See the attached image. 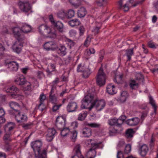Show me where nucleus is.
I'll list each match as a JSON object with an SVG mask.
<instances>
[{
    "label": "nucleus",
    "instance_id": "1",
    "mask_svg": "<svg viewBox=\"0 0 158 158\" xmlns=\"http://www.w3.org/2000/svg\"><path fill=\"white\" fill-rule=\"evenodd\" d=\"M42 142L40 140H36L31 143V146L35 153V158H46L47 152L44 149L42 151Z\"/></svg>",
    "mask_w": 158,
    "mask_h": 158
},
{
    "label": "nucleus",
    "instance_id": "2",
    "mask_svg": "<svg viewBox=\"0 0 158 158\" xmlns=\"http://www.w3.org/2000/svg\"><path fill=\"white\" fill-rule=\"evenodd\" d=\"M94 90H93L92 91L89 90L88 94L85 96L81 101L82 104L81 106V108H87V107L89 104H90V106L94 101V100L97 99V98L95 96Z\"/></svg>",
    "mask_w": 158,
    "mask_h": 158
},
{
    "label": "nucleus",
    "instance_id": "3",
    "mask_svg": "<svg viewBox=\"0 0 158 158\" xmlns=\"http://www.w3.org/2000/svg\"><path fill=\"white\" fill-rule=\"evenodd\" d=\"M7 93H11L10 94L11 98L17 99L18 100L23 99L24 96L22 94H18L20 90L15 86L7 87L4 89Z\"/></svg>",
    "mask_w": 158,
    "mask_h": 158
},
{
    "label": "nucleus",
    "instance_id": "4",
    "mask_svg": "<svg viewBox=\"0 0 158 158\" xmlns=\"http://www.w3.org/2000/svg\"><path fill=\"white\" fill-rule=\"evenodd\" d=\"M94 141L92 139H90L87 140V142L89 144H91V148L87 152L86 154L87 158H94L96 156V150L100 148L99 145L100 143H96L92 142Z\"/></svg>",
    "mask_w": 158,
    "mask_h": 158
},
{
    "label": "nucleus",
    "instance_id": "5",
    "mask_svg": "<svg viewBox=\"0 0 158 158\" xmlns=\"http://www.w3.org/2000/svg\"><path fill=\"white\" fill-rule=\"evenodd\" d=\"M39 31L42 35H48L52 38L56 37V34L55 30L53 31L47 25L42 24L39 26Z\"/></svg>",
    "mask_w": 158,
    "mask_h": 158
},
{
    "label": "nucleus",
    "instance_id": "6",
    "mask_svg": "<svg viewBox=\"0 0 158 158\" xmlns=\"http://www.w3.org/2000/svg\"><path fill=\"white\" fill-rule=\"evenodd\" d=\"M106 104L105 101L103 100H99L98 98L95 99L91 106L88 107L90 110L94 107H95L98 111L101 110L105 106Z\"/></svg>",
    "mask_w": 158,
    "mask_h": 158
},
{
    "label": "nucleus",
    "instance_id": "7",
    "mask_svg": "<svg viewBox=\"0 0 158 158\" xmlns=\"http://www.w3.org/2000/svg\"><path fill=\"white\" fill-rule=\"evenodd\" d=\"M106 75L102 69L100 68L96 78L97 84L100 86L104 85L106 83Z\"/></svg>",
    "mask_w": 158,
    "mask_h": 158
},
{
    "label": "nucleus",
    "instance_id": "8",
    "mask_svg": "<svg viewBox=\"0 0 158 158\" xmlns=\"http://www.w3.org/2000/svg\"><path fill=\"white\" fill-rule=\"evenodd\" d=\"M136 80L131 79L129 81V84L130 88L132 90L137 89L139 87V83L137 80L143 78V75L140 73H138L136 75Z\"/></svg>",
    "mask_w": 158,
    "mask_h": 158
},
{
    "label": "nucleus",
    "instance_id": "9",
    "mask_svg": "<svg viewBox=\"0 0 158 158\" xmlns=\"http://www.w3.org/2000/svg\"><path fill=\"white\" fill-rule=\"evenodd\" d=\"M18 5L21 10L25 13L28 12L31 9L29 3L27 1H20L18 3Z\"/></svg>",
    "mask_w": 158,
    "mask_h": 158
},
{
    "label": "nucleus",
    "instance_id": "10",
    "mask_svg": "<svg viewBox=\"0 0 158 158\" xmlns=\"http://www.w3.org/2000/svg\"><path fill=\"white\" fill-rule=\"evenodd\" d=\"M81 146L80 144H77L73 149L74 155L72 158H84L81 154Z\"/></svg>",
    "mask_w": 158,
    "mask_h": 158
},
{
    "label": "nucleus",
    "instance_id": "11",
    "mask_svg": "<svg viewBox=\"0 0 158 158\" xmlns=\"http://www.w3.org/2000/svg\"><path fill=\"white\" fill-rule=\"evenodd\" d=\"M16 113V114L15 115V118L18 123H23L26 122L27 121V118L26 115L20 112L19 111Z\"/></svg>",
    "mask_w": 158,
    "mask_h": 158
},
{
    "label": "nucleus",
    "instance_id": "12",
    "mask_svg": "<svg viewBox=\"0 0 158 158\" xmlns=\"http://www.w3.org/2000/svg\"><path fill=\"white\" fill-rule=\"evenodd\" d=\"M47 134L46 135V140L48 141H51L56 134V130L53 128H49L48 130Z\"/></svg>",
    "mask_w": 158,
    "mask_h": 158
},
{
    "label": "nucleus",
    "instance_id": "13",
    "mask_svg": "<svg viewBox=\"0 0 158 158\" xmlns=\"http://www.w3.org/2000/svg\"><path fill=\"white\" fill-rule=\"evenodd\" d=\"M21 28L17 27H14L13 29V32L15 37L18 40L22 42V40H25V38L24 37H21Z\"/></svg>",
    "mask_w": 158,
    "mask_h": 158
},
{
    "label": "nucleus",
    "instance_id": "14",
    "mask_svg": "<svg viewBox=\"0 0 158 158\" xmlns=\"http://www.w3.org/2000/svg\"><path fill=\"white\" fill-rule=\"evenodd\" d=\"M44 47L47 51L54 50L56 49L57 46L54 42L50 41L45 43L44 44Z\"/></svg>",
    "mask_w": 158,
    "mask_h": 158
},
{
    "label": "nucleus",
    "instance_id": "15",
    "mask_svg": "<svg viewBox=\"0 0 158 158\" xmlns=\"http://www.w3.org/2000/svg\"><path fill=\"white\" fill-rule=\"evenodd\" d=\"M23 40H22V42L18 40V41L15 42L12 47L13 51L17 53H20L21 51V47L22 46L21 43H23Z\"/></svg>",
    "mask_w": 158,
    "mask_h": 158
},
{
    "label": "nucleus",
    "instance_id": "16",
    "mask_svg": "<svg viewBox=\"0 0 158 158\" xmlns=\"http://www.w3.org/2000/svg\"><path fill=\"white\" fill-rule=\"evenodd\" d=\"M78 107L77 104L76 102H69L67 106L66 109L69 112H75Z\"/></svg>",
    "mask_w": 158,
    "mask_h": 158
},
{
    "label": "nucleus",
    "instance_id": "17",
    "mask_svg": "<svg viewBox=\"0 0 158 158\" xmlns=\"http://www.w3.org/2000/svg\"><path fill=\"white\" fill-rule=\"evenodd\" d=\"M148 151V146L145 144L139 146V152L142 156H144L147 154Z\"/></svg>",
    "mask_w": 158,
    "mask_h": 158
},
{
    "label": "nucleus",
    "instance_id": "18",
    "mask_svg": "<svg viewBox=\"0 0 158 158\" xmlns=\"http://www.w3.org/2000/svg\"><path fill=\"white\" fill-rule=\"evenodd\" d=\"M16 84L18 85H23L27 82L25 77L23 75L19 76L15 80Z\"/></svg>",
    "mask_w": 158,
    "mask_h": 158
},
{
    "label": "nucleus",
    "instance_id": "19",
    "mask_svg": "<svg viewBox=\"0 0 158 158\" xmlns=\"http://www.w3.org/2000/svg\"><path fill=\"white\" fill-rule=\"evenodd\" d=\"M8 68L11 71H16L19 68V64L16 62L12 61L8 64Z\"/></svg>",
    "mask_w": 158,
    "mask_h": 158
},
{
    "label": "nucleus",
    "instance_id": "20",
    "mask_svg": "<svg viewBox=\"0 0 158 158\" xmlns=\"http://www.w3.org/2000/svg\"><path fill=\"white\" fill-rule=\"evenodd\" d=\"M81 133L83 137L88 138L91 136L92 131L90 128L86 127L81 130Z\"/></svg>",
    "mask_w": 158,
    "mask_h": 158
},
{
    "label": "nucleus",
    "instance_id": "21",
    "mask_svg": "<svg viewBox=\"0 0 158 158\" xmlns=\"http://www.w3.org/2000/svg\"><path fill=\"white\" fill-rule=\"evenodd\" d=\"M46 99V96L45 94L43 93L40 94L39 97L40 103L38 106V108L42 111L43 110L44 108L43 102Z\"/></svg>",
    "mask_w": 158,
    "mask_h": 158
},
{
    "label": "nucleus",
    "instance_id": "22",
    "mask_svg": "<svg viewBox=\"0 0 158 158\" xmlns=\"http://www.w3.org/2000/svg\"><path fill=\"white\" fill-rule=\"evenodd\" d=\"M139 121V119L136 117L128 119L126 121V123L130 126H135L138 123Z\"/></svg>",
    "mask_w": 158,
    "mask_h": 158
},
{
    "label": "nucleus",
    "instance_id": "23",
    "mask_svg": "<svg viewBox=\"0 0 158 158\" xmlns=\"http://www.w3.org/2000/svg\"><path fill=\"white\" fill-rule=\"evenodd\" d=\"M21 28L22 32L24 33H27L30 32L32 29L30 25L25 23L22 24Z\"/></svg>",
    "mask_w": 158,
    "mask_h": 158
},
{
    "label": "nucleus",
    "instance_id": "24",
    "mask_svg": "<svg viewBox=\"0 0 158 158\" xmlns=\"http://www.w3.org/2000/svg\"><path fill=\"white\" fill-rule=\"evenodd\" d=\"M9 105L10 108L14 110L16 112H18V109H20V106L17 102H15L11 101L9 103Z\"/></svg>",
    "mask_w": 158,
    "mask_h": 158
},
{
    "label": "nucleus",
    "instance_id": "25",
    "mask_svg": "<svg viewBox=\"0 0 158 158\" xmlns=\"http://www.w3.org/2000/svg\"><path fill=\"white\" fill-rule=\"evenodd\" d=\"M107 91L110 94H113L116 93L117 91L114 86L112 84H109L106 88Z\"/></svg>",
    "mask_w": 158,
    "mask_h": 158
},
{
    "label": "nucleus",
    "instance_id": "26",
    "mask_svg": "<svg viewBox=\"0 0 158 158\" xmlns=\"http://www.w3.org/2000/svg\"><path fill=\"white\" fill-rule=\"evenodd\" d=\"M15 124L12 122H9L4 126L5 131L10 132L15 127Z\"/></svg>",
    "mask_w": 158,
    "mask_h": 158
},
{
    "label": "nucleus",
    "instance_id": "27",
    "mask_svg": "<svg viewBox=\"0 0 158 158\" xmlns=\"http://www.w3.org/2000/svg\"><path fill=\"white\" fill-rule=\"evenodd\" d=\"M57 52L58 54L61 56H65L66 54V48L64 45L61 46L57 49Z\"/></svg>",
    "mask_w": 158,
    "mask_h": 158
},
{
    "label": "nucleus",
    "instance_id": "28",
    "mask_svg": "<svg viewBox=\"0 0 158 158\" xmlns=\"http://www.w3.org/2000/svg\"><path fill=\"white\" fill-rule=\"evenodd\" d=\"M52 25H53L60 32H63V25L60 21H58L56 22H55Z\"/></svg>",
    "mask_w": 158,
    "mask_h": 158
},
{
    "label": "nucleus",
    "instance_id": "29",
    "mask_svg": "<svg viewBox=\"0 0 158 158\" xmlns=\"http://www.w3.org/2000/svg\"><path fill=\"white\" fill-rule=\"evenodd\" d=\"M68 23L71 27H74L80 25L81 22L77 19H75L69 21Z\"/></svg>",
    "mask_w": 158,
    "mask_h": 158
},
{
    "label": "nucleus",
    "instance_id": "30",
    "mask_svg": "<svg viewBox=\"0 0 158 158\" xmlns=\"http://www.w3.org/2000/svg\"><path fill=\"white\" fill-rule=\"evenodd\" d=\"M87 13L85 8L81 7L80 8L77 12V15L78 17L82 18L85 16Z\"/></svg>",
    "mask_w": 158,
    "mask_h": 158
},
{
    "label": "nucleus",
    "instance_id": "31",
    "mask_svg": "<svg viewBox=\"0 0 158 158\" xmlns=\"http://www.w3.org/2000/svg\"><path fill=\"white\" fill-rule=\"evenodd\" d=\"M133 48L131 49H127L125 51V55L127 58V61H130L131 59V56L134 55Z\"/></svg>",
    "mask_w": 158,
    "mask_h": 158
},
{
    "label": "nucleus",
    "instance_id": "32",
    "mask_svg": "<svg viewBox=\"0 0 158 158\" xmlns=\"http://www.w3.org/2000/svg\"><path fill=\"white\" fill-rule=\"evenodd\" d=\"M71 141L75 142L77 139V132L76 131H70L69 134Z\"/></svg>",
    "mask_w": 158,
    "mask_h": 158
},
{
    "label": "nucleus",
    "instance_id": "33",
    "mask_svg": "<svg viewBox=\"0 0 158 158\" xmlns=\"http://www.w3.org/2000/svg\"><path fill=\"white\" fill-rule=\"evenodd\" d=\"M135 131L132 129H127L125 132V136L127 138H131L133 137Z\"/></svg>",
    "mask_w": 158,
    "mask_h": 158
},
{
    "label": "nucleus",
    "instance_id": "34",
    "mask_svg": "<svg viewBox=\"0 0 158 158\" xmlns=\"http://www.w3.org/2000/svg\"><path fill=\"white\" fill-rule=\"evenodd\" d=\"M24 85H25V86L24 87L23 89V90L24 91L30 92L31 91V84L30 82H27Z\"/></svg>",
    "mask_w": 158,
    "mask_h": 158
},
{
    "label": "nucleus",
    "instance_id": "35",
    "mask_svg": "<svg viewBox=\"0 0 158 158\" xmlns=\"http://www.w3.org/2000/svg\"><path fill=\"white\" fill-rule=\"evenodd\" d=\"M82 72V77L85 78H86L88 77L91 73L90 69H86Z\"/></svg>",
    "mask_w": 158,
    "mask_h": 158
},
{
    "label": "nucleus",
    "instance_id": "36",
    "mask_svg": "<svg viewBox=\"0 0 158 158\" xmlns=\"http://www.w3.org/2000/svg\"><path fill=\"white\" fill-rule=\"evenodd\" d=\"M66 117L65 116H60L56 119V123H59L60 124L65 123Z\"/></svg>",
    "mask_w": 158,
    "mask_h": 158
},
{
    "label": "nucleus",
    "instance_id": "37",
    "mask_svg": "<svg viewBox=\"0 0 158 158\" xmlns=\"http://www.w3.org/2000/svg\"><path fill=\"white\" fill-rule=\"evenodd\" d=\"M128 96V94L127 91L122 92L121 94L120 99L122 102L126 101L127 98Z\"/></svg>",
    "mask_w": 158,
    "mask_h": 158
},
{
    "label": "nucleus",
    "instance_id": "38",
    "mask_svg": "<svg viewBox=\"0 0 158 158\" xmlns=\"http://www.w3.org/2000/svg\"><path fill=\"white\" fill-rule=\"evenodd\" d=\"M61 131L60 134L61 135L64 137L68 135H69L70 131L69 129L68 128H64Z\"/></svg>",
    "mask_w": 158,
    "mask_h": 158
},
{
    "label": "nucleus",
    "instance_id": "39",
    "mask_svg": "<svg viewBox=\"0 0 158 158\" xmlns=\"http://www.w3.org/2000/svg\"><path fill=\"white\" fill-rule=\"evenodd\" d=\"M123 77L122 74L115 75L114 80V82L117 84L119 83L122 81Z\"/></svg>",
    "mask_w": 158,
    "mask_h": 158
},
{
    "label": "nucleus",
    "instance_id": "40",
    "mask_svg": "<svg viewBox=\"0 0 158 158\" xmlns=\"http://www.w3.org/2000/svg\"><path fill=\"white\" fill-rule=\"evenodd\" d=\"M5 114L4 110L2 108H0V124L4 123L5 121V119L2 118Z\"/></svg>",
    "mask_w": 158,
    "mask_h": 158
},
{
    "label": "nucleus",
    "instance_id": "41",
    "mask_svg": "<svg viewBox=\"0 0 158 158\" xmlns=\"http://www.w3.org/2000/svg\"><path fill=\"white\" fill-rule=\"evenodd\" d=\"M33 123L31 122H29L28 123L22 124V127L25 130L30 129L33 126Z\"/></svg>",
    "mask_w": 158,
    "mask_h": 158
},
{
    "label": "nucleus",
    "instance_id": "42",
    "mask_svg": "<svg viewBox=\"0 0 158 158\" xmlns=\"http://www.w3.org/2000/svg\"><path fill=\"white\" fill-rule=\"evenodd\" d=\"M65 41L67 44L70 48L72 47H73L75 45V43L73 41L69 39H66Z\"/></svg>",
    "mask_w": 158,
    "mask_h": 158
},
{
    "label": "nucleus",
    "instance_id": "43",
    "mask_svg": "<svg viewBox=\"0 0 158 158\" xmlns=\"http://www.w3.org/2000/svg\"><path fill=\"white\" fill-rule=\"evenodd\" d=\"M86 125L91 127L95 128H99L101 126L100 124L95 123H87Z\"/></svg>",
    "mask_w": 158,
    "mask_h": 158
},
{
    "label": "nucleus",
    "instance_id": "44",
    "mask_svg": "<svg viewBox=\"0 0 158 158\" xmlns=\"http://www.w3.org/2000/svg\"><path fill=\"white\" fill-rule=\"evenodd\" d=\"M155 139L153 137V135L152 136L150 141L149 142V145L151 149H153L155 146Z\"/></svg>",
    "mask_w": 158,
    "mask_h": 158
},
{
    "label": "nucleus",
    "instance_id": "45",
    "mask_svg": "<svg viewBox=\"0 0 158 158\" xmlns=\"http://www.w3.org/2000/svg\"><path fill=\"white\" fill-rule=\"evenodd\" d=\"M86 112H84L81 113L79 114L78 117V120L80 121H83L84 120L87 116Z\"/></svg>",
    "mask_w": 158,
    "mask_h": 158
},
{
    "label": "nucleus",
    "instance_id": "46",
    "mask_svg": "<svg viewBox=\"0 0 158 158\" xmlns=\"http://www.w3.org/2000/svg\"><path fill=\"white\" fill-rule=\"evenodd\" d=\"M57 15L59 18L62 19L66 16V13L63 10H61L58 13Z\"/></svg>",
    "mask_w": 158,
    "mask_h": 158
},
{
    "label": "nucleus",
    "instance_id": "47",
    "mask_svg": "<svg viewBox=\"0 0 158 158\" xmlns=\"http://www.w3.org/2000/svg\"><path fill=\"white\" fill-rule=\"evenodd\" d=\"M49 99L50 101L53 103L56 104L57 102V98L55 95H49Z\"/></svg>",
    "mask_w": 158,
    "mask_h": 158
},
{
    "label": "nucleus",
    "instance_id": "48",
    "mask_svg": "<svg viewBox=\"0 0 158 158\" xmlns=\"http://www.w3.org/2000/svg\"><path fill=\"white\" fill-rule=\"evenodd\" d=\"M131 150V146L130 144L127 145L124 149V154H128L129 153Z\"/></svg>",
    "mask_w": 158,
    "mask_h": 158
},
{
    "label": "nucleus",
    "instance_id": "49",
    "mask_svg": "<svg viewBox=\"0 0 158 158\" xmlns=\"http://www.w3.org/2000/svg\"><path fill=\"white\" fill-rule=\"evenodd\" d=\"M150 103L152 106V107L154 109V112L155 113L156 110V105L154 101L153 100V98L151 97L150 98Z\"/></svg>",
    "mask_w": 158,
    "mask_h": 158
},
{
    "label": "nucleus",
    "instance_id": "50",
    "mask_svg": "<svg viewBox=\"0 0 158 158\" xmlns=\"http://www.w3.org/2000/svg\"><path fill=\"white\" fill-rule=\"evenodd\" d=\"M85 69L84 65L81 63L78 65L77 68V71L78 72H82Z\"/></svg>",
    "mask_w": 158,
    "mask_h": 158
},
{
    "label": "nucleus",
    "instance_id": "51",
    "mask_svg": "<svg viewBox=\"0 0 158 158\" xmlns=\"http://www.w3.org/2000/svg\"><path fill=\"white\" fill-rule=\"evenodd\" d=\"M116 118H112L108 120V124L111 126H113L116 124Z\"/></svg>",
    "mask_w": 158,
    "mask_h": 158
},
{
    "label": "nucleus",
    "instance_id": "52",
    "mask_svg": "<svg viewBox=\"0 0 158 158\" xmlns=\"http://www.w3.org/2000/svg\"><path fill=\"white\" fill-rule=\"evenodd\" d=\"M75 14V12L73 10H69L68 12V16L69 18H71L73 17Z\"/></svg>",
    "mask_w": 158,
    "mask_h": 158
},
{
    "label": "nucleus",
    "instance_id": "53",
    "mask_svg": "<svg viewBox=\"0 0 158 158\" xmlns=\"http://www.w3.org/2000/svg\"><path fill=\"white\" fill-rule=\"evenodd\" d=\"M59 123H56V125L58 129L61 130L65 126V124H60Z\"/></svg>",
    "mask_w": 158,
    "mask_h": 158
},
{
    "label": "nucleus",
    "instance_id": "54",
    "mask_svg": "<svg viewBox=\"0 0 158 158\" xmlns=\"http://www.w3.org/2000/svg\"><path fill=\"white\" fill-rule=\"evenodd\" d=\"M109 132L111 135H113V134H115L118 133V130L116 129L115 128H110L109 130Z\"/></svg>",
    "mask_w": 158,
    "mask_h": 158
},
{
    "label": "nucleus",
    "instance_id": "55",
    "mask_svg": "<svg viewBox=\"0 0 158 158\" xmlns=\"http://www.w3.org/2000/svg\"><path fill=\"white\" fill-rule=\"evenodd\" d=\"M100 29V27H94L92 30V32L96 35L98 34L99 32V30Z\"/></svg>",
    "mask_w": 158,
    "mask_h": 158
},
{
    "label": "nucleus",
    "instance_id": "56",
    "mask_svg": "<svg viewBox=\"0 0 158 158\" xmlns=\"http://www.w3.org/2000/svg\"><path fill=\"white\" fill-rule=\"evenodd\" d=\"M10 133L6 134L3 137V140L5 141H10L11 139L10 138Z\"/></svg>",
    "mask_w": 158,
    "mask_h": 158
},
{
    "label": "nucleus",
    "instance_id": "57",
    "mask_svg": "<svg viewBox=\"0 0 158 158\" xmlns=\"http://www.w3.org/2000/svg\"><path fill=\"white\" fill-rule=\"evenodd\" d=\"M79 30L80 35H82L85 31V28L83 26H81L79 27Z\"/></svg>",
    "mask_w": 158,
    "mask_h": 158
},
{
    "label": "nucleus",
    "instance_id": "58",
    "mask_svg": "<svg viewBox=\"0 0 158 158\" xmlns=\"http://www.w3.org/2000/svg\"><path fill=\"white\" fill-rule=\"evenodd\" d=\"M117 158H125V155L121 151H118L117 153Z\"/></svg>",
    "mask_w": 158,
    "mask_h": 158
},
{
    "label": "nucleus",
    "instance_id": "59",
    "mask_svg": "<svg viewBox=\"0 0 158 158\" xmlns=\"http://www.w3.org/2000/svg\"><path fill=\"white\" fill-rule=\"evenodd\" d=\"M148 45L149 47L152 48H156L157 46V45L155 44L154 43L151 41L149 42L148 43Z\"/></svg>",
    "mask_w": 158,
    "mask_h": 158
},
{
    "label": "nucleus",
    "instance_id": "60",
    "mask_svg": "<svg viewBox=\"0 0 158 158\" xmlns=\"http://www.w3.org/2000/svg\"><path fill=\"white\" fill-rule=\"evenodd\" d=\"M91 40V39L89 37H88L85 40L84 43V45L86 47H87L89 46V44Z\"/></svg>",
    "mask_w": 158,
    "mask_h": 158
},
{
    "label": "nucleus",
    "instance_id": "61",
    "mask_svg": "<svg viewBox=\"0 0 158 158\" xmlns=\"http://www.w3.org/2000/svg\"><path fill=\"white\" fill-rule=\"evenodd\" d=\"M62 106V104H60L58 105H55L52 107V110L54 112L57 111L59 108Z\"/></svg>",
    "mask_w": 158,
    "mask_h": 158
},
{
    "label": "nucleus",
    "instance_id": "62",
    "mask_svg": "<svg viewBox=\"0 0 158 158\" xmlns=\"http://www.w3.org/2000/svg\"><path fill=\"white\" fill-rule=\"evenodd\" d=\"M128 4L127 3L125 4L122 7V8L120 9L123 10L125 12L128 11L129 10V7Z\"/></svg>",
    "mask_w": 158,
    "mask_h": 158
},
{
    "label": "nucleus",
    "instance_id": "63",
    "mask_svg": "<svg viewBox=\"0 0 158 158\" xmlns=\"http://www.w3.org/2000/svg\"><path fill=\"white\" fill-rule=\"evenodd\" d=\"M123 121L121 120L120 118L118 119H116V126L117 127H120L121 125L123 123Z\"/></svg>",
    "mask_w": 158,
    "mask_h": 158
},
{
    "label": "nucleus",
    "instance_id": "64",
    "mask_svg": "<svg viewBox=\"0 0 158 158\" xmlns=\"http://www.w3.org/2000/svg\"><path fill=\"white\" fill-rule=\"evenodd\" d=\"M104 53L103 51H102L100 52V54L99 55V58L98 59V61L99 62H101L102 61L104 56Z\"/></svg>",
    "mask_w": 158,
    "mask_h": 158
}]
</instances>
